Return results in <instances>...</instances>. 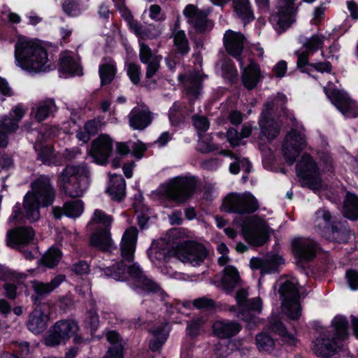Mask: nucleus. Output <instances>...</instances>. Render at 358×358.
I'll return each mask as SVG.
<instances>
[{"label":"nucleus","mask_w":358,"mask_h":358,"mask_svg":"<svg viewBox=\"0 0 358 358\" xmlns=\"http://www.w3.org/2000/svg\"><path fill=\"white\" fill-rule=\"evenodd\" d=\"M138 231L129 227L122 235L120 243V257L112 266L103 268V273L115 280L123 281L130 276L134 289L139 294H155L164 300L166 294L152 280L148 278L137 263H133Z\"/></svg>","instance_id":"nucleus-1"},{"label":"nucleus","mask_w":358,"mask_h":358,"mask_svg":"<svg viewBox=\"0 0 358 358\" xmlns=\"http://www.w3.org/2000/svg\"><path fill=\"white\" fill-rule=\"evenodd\" d=\"M55 197V193L50 179L46 176H40L31 183V189L24 196L23 210L19 203L13 208L12 214L9 217V222L24 217L30 222H36L40 218V208L50 206Z\"/></svg>","instance_id":"nucleus-2"},{"label":"nucleus","mask_w":358,"mask_h":358,"mask_svg":"<svg viewBox=\"0 0 358 358\" xmlns=\"http://www.w3.org/2000/svg\"><path fill=\"white\" fill-rule=\"evenodd\" d=\"M17 66L30 73L45 72L55 69L46 49L37 41L19 38L15 46Z\"/></svg>","instance_id":"nucleus-3"},{"label":"nucleus","mask_w":358,"mask_h":358,"mask_svg":"<svg viewBox=\"0 0 358 358\" xmlns=\"http://www.w3.org/2000/svg\"><path fill=\"white\" fill-rule=\"evenodd\" d=\"M348 337L347 319L341 315L334 318L331 329L322 332L314 341L313 351L321 357L336 353L343 346V342Z\"/></svg>","instance_id":"nucleus-4"},{"label":"nucleus","mask_w":358,"mask_h":358,"mask_svg":"<svg viewBox=\"0 0 358 358\" xmlns=\"http://www.w3.org/2000/svg\"><path fill=\"white\" fill-rule=\"evenodd\" d=\"M196 181L193 177L178 176L161 185L152 193L155 199H170L178 203H184L193 194Z\"/></svg>","instance_id":"nucleus-5"},{"label":"nucleus","mask_w":358,"mask_h":358,"mask_svg":"<svg viewBox=\"0 0 358 358\" xmlns=\"http://www.w3.org/2000/svg\"><path fill=\"white\" fill-rule=\"evenodd\" d=\"M59 184L71 197L81 196L89 185L88 171L85 166H68L61 173Z\"/></svg>","instance_id":"nucleus-6"},{"label":"nucleus","mask_w":358,"mask_h":358,"mask_svg":"<svg viewBox=\"0 0 358 358\" xmlns=\"http://www.w3.org/2000/svg\"><path fill=\"white\" fill-rule=\"evenodd\" d=\"M298 284L296 278H289L282 282L279 289V293L282 301V311L292 320H297L301 315L299 303L301 296Z\"/></svg>","instance_id":"nucleus-7"},{"label":"nucleus","mask_w":358,"mask_h":358,"mask_svg":"<svg viewBox=\"0 0 358 358\" xmlns=\"http://www.w3.org/2000/svg\"><path fill=\"white\" fill-rule=\"evenodd\" d=\"M270 228L266 221L258 216L247 217L242 225V234L250 245L261 246L268 240Z\"/></svg>","instance_id":"nucleus-8"},{"label":"nucleus","mask_w":358,"mask_h":358,"mask_svg":"<svg viewBox=\"0 0 358 358\" xmlns=\"http://www.w3.org/2000/svg\"><path fill=\"white\" fill-rule=\"evenodd\" d=\"M208 255L206 247L197 242L187 241L178 244L175 256L182 263L192 266H199Z\"/></svg>","instance_id":"nucleus-9"},{"label":"nucleus","mask_w":358,"mask_h":358,"mask_svg":"<svg viewBox=\"0 0 358 358\" xmlns=\"http://www.w3.org/2000/svg\"><path fill=\"white\" fill-rule=\"evenodd\" d=\"M222 208L229 213L238 214L252 213L259 208L256 198L250 192L230 193L222 201Z\"/></svg>","instance_id":"nucleus-10"},{"label":"nucleus","mask_w":358,"mask_h":358,"mask_svg":"<svg viewBox=\"0 0 358 358\" xmlns=\"http://www.w3.org/2000/svg\"><path fill=\"white\" fill-rule=\"evenodd\" d=\"M78 324L75 320L71 319L59 320L50 327L45 338V344L50 347L66 344L78 333Z\"/></svg>","instance_id":"nucleus-11"},{"label":"nucleus","mask_w":358,"mask_h":358,"mask_svg":"<svg viewBox=\"0 0 358 358\" xmlns=\"http://www.w3.org/2000/svg\"><path fill=\"white\" fill-rule=\"evenodd\" d=\"M286 102V97L283 94L278 93L276 96L268 100L265 104L264 110L259 119V126L262 134L268 139L275 138L280 132V125L268 116L271 110L280 108L282 109Z\"/></svg>","instance_id":"nucleus-12"},{"label":"nucleus","mask_w":358,"mask_h":358,"mask_svg":"<svg viewBox=\"0 0 358 358\" xmlns=\"http://www.w3.org/2000/svg\"><path fill=\"white\" fill-rule=\"evenodd\" d=\"M296 173L302 185L313 191H318L322 188V182L318 169L308 155H303L297 163Z\"/></svg>","instance_id":"nucleus-13"},{"label":"nucleus","mask_w":358,"mask_h":358,"mask_svg":"<svg viewBox=\"0 0 358 358\" xmlns=\"http://www.w3.org/2000/svg\"><path fill=\"white\" fill-rule=\"evenodd\" d=\"M324 91L331 102L345 117L349 118L358 117V106L346 92L336 89L330 82L327 86L324 87Z\"/></svg>","instance_id":"nucleus-14"},{"label":"nucleus","mask_w":358,"mask_h":358,"mask_svg":"<svg viewBox=\"0 0 358 358\" xmlns=\"http://www.w3.org/2000/svg\"><path fill=\"white\" fill-rule=\"evenodd\" d=\"M22 104H17L10 110L9 115L0 116V148L8 145L9 134L15 132L19 128V122L26 113Z\"/></svg>","instance_id":"nucleus-15"},{"label":"nucleus","mask_w":358,"mask_h":358,"mask_svg":"<svg viewBox=\"0 0 358 358\" xmlns=\"http://www.w3.org/2000/svg\"><path fill=\"white\" fill-rule=\"evenodd\" d=\"M306 146V135L302 128L292 129L287 134L282 144V154L287 162L292 165L299 152Z\"/></svg>","instance_id":"nucleus-16"},{"label":"nucleus","mask_w":358,"mask_h":358,"mask_svg":"<svg viewBox=\"0 0 358 358\" xmlns=\"http://www.w3.org/2000/svg\"><path fill=\"white\" fill-rule=\"evenodd\" d=\"M294 0H279L278 11L271 15L270 21L275 30L280 34L294 22Z\"/></svg>","instance_id":"nucleus-17"},{"label":"nucleus","mask_w":358,"mask_h":358,"mask_svg":"<svg viewBox=\"0 0 358 358\" xmlns=\"http://www.w3.org/2000/svg\"><path fill=\"white\" fill-rule=\"evenodd\" d=\"M248 292L245 289H240L237 292L236 299L241 313L238 317L245 321L252 320L256 314H259L262 310V300L259 298H253L250 300H246Z\"/></svg>","instance_id":"nucleus-18"},{"label":"nucleus","mask_w":358,"mask_h":358,"mask_svg":"<svg viewBox=\"0 0 358 358\" xmlns=\"http://www.w3.org/2000/svg\"><path fill=\"white\" fill-rule=\"evenodd\" d=\"M113 150V141L106 134L100 135L93 141L90 155L94 162L103 164L107 161Z\"/></svg>","instance_id":"nucleus-19"},{"label":"nucleus","mask_w":358,"mask_h":358,"mask_svg":"<svg viewBox=\"0 0 358 358\" xmlns=\"http://www.w3.org/2000/svg\"><path fill=\"white\" fill-rule=\"evenodd\" d=\"M175 256V249L171 250L163 241L154 242L148 250V257L157 267L162 268Z\"/></svg>","instance_id":"nucleus-20"},{"label":"nucleus","mask_w":358,"mask_h":358,"mask_svg":"<svg viewBox=\"0 0 358 358\" xmlns=\"http://www.w3.org/2000/svg\"><path fill=\"white\" fill-rule=\"evenodd\" d=\"M139 57L142 63L147 64L146 68V83L148 85H150V79L159 70L160 62L162 59L160 55H154L152 53L150 47L145 44L142 40H139Z\"/></svg>","instance_id":"nucleus-21"},{"label":"nucleus","mask_w":358,"mask_h":358,"mask_svg":"<svg viewBox=\"0 0 358 358\" xmlns=\"http://www.w3.org/2000/svg\"><path fill=\"white\" fill-rule=\"evenodd\" d=\"M183 13L187 22L197 31H205L213 27V23L207 19V13L202 10H199L197 8L192 5H187L183 10Z\"/></svg>","instance_id":"nucleus-22"},{"label":"nucleus","mask_w":358,"mask_h":358,"mask_svg":"<svg viewBox=\"0 0 358 358\" xmlns=\"http://www.w3.org/2000/svg\"><path fill=\"white\" fill-rule=\"evenodd\" d=\"M35 233L31 227H22L7 233L6 241L8 246L21 249L24 245L34 241Z\"/></svg>","instance_id":"nucleus-23"},{"label":"nucleus","mask_w":358,"mask_h":358,"mask_svg":"<svg viewBox=\"0 0 358 358\" xmlns=\"http://www.w3.org/2000/svg\"><path fill=\"white\" fill-rule=\"evenodd\" d=\"M284 264V259L278 255H268L264 258L252 257L250 262V268L260 270L262 273L278 271L279 266Z\"/></svg>","instance_id":"nucleus-24"},{"label":"nucleus","mask_w":358,"mask_h":358,"mask_svg":"<svg viewBox=\"0 0 358 358\" xmlns=\"http://www.w3.org/2000/svg\"><path fill=\"white\" fill-rule=\"evenodd\" d=\"M292 247L295 255L299 259L308 262L314 258L317 245L311 239L296 238L292 241Z\"/></svg>","instance_id":"nucleus-25"},{"label":"nucleus","mask_w":358,"mask_h":358,"mask_svg":"<svg viewBox=\"0 0 358 358\" xmlns=\"http://www.w3.org/2000/svg\"><path fill=\"white\" fill-rule=\"evenodd\" d=\"M59 69L68 75H82V69L78 56L71 51L61 53L59 59Z\"/></svg>","instance_id":"nucleus-26"},{"label":"nucleus","mask_w":358,"mask_h":358,"mask_svg":"<svg viewBox=\"0 0 358 358\" xmlns=\"http://www.w3.org/2000/svg\"><path fill=\"white\" fill-rule=\"evenodd\" d=\"M224 41L228 53L236 57L243 50L245 37L241 33L228 30L224 34Z\"/></svg>","instance_id":"nucleus-27"},{"label":"nucleus","mask_w":358,"mask_h":358,"mask_svg":"<svg viewBox=\"0 0 358 358\" xmlns=\"http://www.w3.org/2000/svg\"><path fill=\"white\" fill-rule=\"evenodd\" d=\"M129 121L134 129H143L151 122L150 113L144 106L135 107L129 115Z\"/></svg>","instance_id":"nucleus-28"},{"label":"nucleus","mask_w":358,"mask_h":358,"mask_svg":"<svg viewBox=\"0 0 358 358\" xmlns=\"http://www.w3.org/2000/svg\"><path fill=\"white\" fill-rule=\"evenodd\" d=\"M212 328L215 336L220 338H227L237 334L241 327L236 322L217 320L213 322Z\"/></svg>","instance_id":"nucleus-29"},{"label":"nucleus","mask_w":358,"mask_h":358,"mask_svg":"<svg viewBox=\"0 0 358 358\" xmlns=\"http://www.w3.org/2000/svg\"><path fill=\"white\" fill-rule=\"evenodd\" d=\"M90 245L103 251L117 250L113 245L108 229L96 230L90 237Z\"/></svg>","instance_id":"nucleus-30"},{"label":"nucleus","mask_w":358,"mask_h":358,"mask_svg":"<svg viewBox=\"0 0 358 358\" xmlns=\"http://www.w3.org/2000/svg\"><path fill=\"white\" fill-rule=\"evenodd\" d=\"M84 204L81 200H73L66 202L63 208L54 207L52 214L57 219H59L62 215L69 217H78L83 212Z\"/></svg>","instance_id":"nucleus-31"},{"label":"nucleus","mask_w":358,"mask_h":358,"mask_svg":"<svg viewBox=\"0 0 358 358\" xmlns=\"http://www.w3.org/2000/svg\"><path fill=\"white\" fill-rule=\"evenodd\" d=\"M49 320L41 307H36L29 315L27 322L28 329L35 334L43 332L46 327Z\"/></svg>","instance_id":"nucleus-32"},{"label":"nucleus","mask_w":358,"mask_h":358,"mask_svg":"<svg viewBox=\"0 0 358 358\" xmlns=\"http://www.w3.org/2000/svg\"><path fill=\"white\" fill-rule=\"evenodd\" d=\"M65 279V275L60 274L47 283L38 280L31 281V287L37 296L43 297L57 288Z\"/></svg>","instance_id":"nucleus-33"},{"label":"nucleus","mask_w":358,"mask_h":358,"mask_svg":"<svg viewBox=\"0 0 358 358\" xmlns=\"http://www.w3.org/2000/svg\"><path fill=\"white\" fill-rule=\"evenodd\" d=\"M57 111V106L53 99H45L38 102L31 109V115L37 121L41 122Z\"/></svg>","instance_id":"nucleus-34"},{"label":"nucleus","mask_w":358,"mask_h":358,"mask_svg":"<svg viewBox=\"0 0 358 358\" xmlns=\"http://www.w3.org/2000/svg\"><path fill=\"white\" fill-rule=\"evenodd\" d=\"M26 278V275L22 273H18L12 271L10 273V278L3 285L5 296L10 299H14L17 296V289L20 288L23 282Z\"/></svg>","instance_id":"nucleus-35"},{"label":"nucleus","mask_w":358,"mask_h":358,"mask_svg":"<svg viewBox=\"0 0 358 358\" xmlns=\"http://www.w3.org/2000/svg\"><path fill=\"white\" fill-rule=\"evenodd\" d=\"M260 73L259 66L251 61L243 70L242 81L244 86L250 90L255 87L260 80Z\"/></svg>","instance_id":"nucleus-36"},{"label":"nucleus","mask_w":358,"mask_h":358,"mask_svg":"<svg viewBox=\"0 0 358 358\" xmlns=\"http://www.w3.org/2000/svg\"><path fill=\"white\" fill-rule=\"evenodd\" d=\"M178 78L183 81L189 96L196 98L200 94L202 76L199 73L194 72L188 76L180 75Z\"/></svg>","instance_id":"nucleus-37"},{"label":"nucleus","mask_w":358,"mask_h":358,"mask_svg":"<svg viewBox=\"0 0 358 358\" xmlns=\"http://www.w3.org/2000/svg\"><path fill=\"white\" fill-rule=\"evenodd\" d=\"M233 8L236 15L244 24L254 20V13L250 0H233Z\"/></svg>","instance_id":"nucleus-38"},{"label":"nucleus","mask_w":358,"mask_h":358,"mask_svg":"<svg viewBox=\"0 0 358 358\" xmlns=\"http://www.w3.org/2000/svg\"><path fill=\"white\" fill-rule=\"evenodd\" d=\"M126 183L124 178L120 175L110 176V185L107 188V192L113 199L121 200L125 194Z\"/></svg>","instance_id":"nucleus-39"},{"label":"nucleus","mask_w":358,"mask_h":358,"mask_svg":"<svg viewBox=\"0 0 358 358\" xmlns=\"http://www.w3.org/2000/svg\"><path fill=\"white\" fill-rule=\"evenodd\" d=\"M169 332L168 324L164 323L152 329L153 338L150 342V348L152 351L158 350L166 341Z\"/></svg>","instance_id":"nucleus-40"},{"label":"nucleus","mask_w":358,"mask_h":358,"mask_svg":"<svg viewBox=\"0 0 358 358\" xmlns=\"http://www.w3.org/2000/svg\"><path fill=\"white\" fill-rule=\"evenodd\" d=\"M224 274L222 278V286L227 292H231L240 282V277L238 270L232 266H227L224 268Z\"/></svg>","instance_id":"nucleus-41"},{"label":"nucleus","mask_w":358,"mask_h":358,"mask_svg":"<svg viewBox=\"0 0 358 358\" xmlns=\"http://www.w3.org/2000/svg\"><path fill=\"white\" fill-rule=\"evenodd\" d=\"M252 126L250 124H245L242 127L241 132L238 133L234 129H229L227 133V138L232 148L244 145L245 143L243 138H248L252 132Z\"/></svg>","instance_id":"nucleus-42"},{"label":"nucleus","mask_w":358,"mask_h":358,"mask_svg":"<svg viewBox=\"0 0 358 358\" xmlns=\"http://www.w3.org/2000/svg\"><path fill=\"white\" fill-rule=\"evenodd\" d=\"M116 64L111 59H105L99 65V73L102 85L109 84L116 74Z\"/></svg>","instance_id":"nucleus-43"},{"label":"nucleus","mask_w":358,"mask_h":358,"mask_svg":"<svg viewBox=\"0 0 358 358\" xmlns=\"http://www.w3.org/2000/svg\"><path fill=\"white\" fill-rule=\"evenodd\" d=\"M331 224V215L327 210L320 209L315 213L314 224L322 235L325 231L329 230L330 228L333 234L336 232Z\"/></svg>","instance_id":"nucleus-44"},{"label":"nucleus","mask_w":358,"mask_h":358,"mask_svg":"<svg viewBox=\"0 0 358 358\" xmlns=\"http://www.w3.org/2000/svg\"><path fill=\"white\" fill-rule=\"evenodd\" d=\"M310 52L306 50L302 51H298L296 52L298 59H297V66L299 68L302 69L306 65H309L313 67L315 70L320 72H330L331 70V66L329 62H320L309 64L308 63V57Z\"/></svg>","instance_id":"nucleus-45"},{"label":"nucleus","mask_w":358,"mask_h":358,"mask_svg":"<svg viewBox=\"0 0 358 358\" xmlns=\"http://www.w3.org/2000/svg\"><path fill=\"white\" fill-rule=\"evenodd\" d=\"M324 39V36L317 33L310 37L301 36L299 38V41L307 51L313 52L322 48Z\"/></svg>","instance_id":"nucleus-46"},{"label":"nucleus","mask_w":358,"mask_h":358,"mask_svg":"<svg viewBox=\"0 0 358 358\" xmlns=\"http://www.w3.org/2000/svg\"><path fill=\"white\" fill-rule=\"evenodd\" d=\"M343 215L351 220L358 219V197L353 194H347L343 207Z\"/></svg>","instance_id":"nucleus-47"},{"label":"nucleus","mask_w":358,"mask_h":358,"mask_svg":"<svg viewBox=\"0 0 358 358\" xmlns=\"http://www.w3.org/2000/svg\"><path fill=\"white\" fill-rule=\"evenodd\" d=\"M112 222L113 219L110 215H106L101 210H96L89 225L92 229H96V230L102 229L110 230Z\"/></svg>","instance_id":"nucleus-48"},{"label":"nucleus","mask_w":358,"mask_h":358,"mask_svg":"<svg viewBox=\"0 0 358 358\" xmlns=\"http://www.w3.org/2000/svg\"><path fill=\"white\" fill-rule=\"evenodd\" d=\"M269 323L271 329L278 334L285 343L289 345H294L295 343L296 338L294 334L287 332L282 323L277 318L272 317Z\"/></svg>","instance_id":"nucleus-49"},{"label":"nucleus","mask_w":358,"mask_h":358,"mask_svg":"<svg viewBox=\"0 0 358 358\" xmlns=\"http://www.w3.org/2000/svg\"><path fill=\"white\" fill-rule=\"evenodd\" d=\"M62 252L58 248H51L43 256V264L49 268H53L61 260Z\"/></svg>","instance_id":"nucleus-50"},{"label":"nucleus","mask_w":358,"mask_h":358,"mask_svg":"<svg viewBox=\"0 0 358 358\" xmlns=\"http://www.w3.org/2000/svg\"><path fill=\"white\" fill-rule=\"evenodd\" d=\"M143 196L141 194L135 196V201L134 202V208L137 213V219L138 225L141 229H144L148 221V215L144 212L140 213V210H143L144 206L142 203Z\"/></svg>","instance_id":"nucleus-51"},{"label":"nucleus","mask_w":358,"mask_h":358,"mask_svg":"<svg viewBox=\"0 0 358 358\" xmlns=\"http://www.w3.org/2000/svg\"><path fill=\"white\" fill-rule=\"evenodd\" d=\"M173 41L178 52L182 55L189 52V43L183 31L179 30L174 33Z\"/></svg>","instance_id":"nucleus-52"},{"label":"nucleus","mask_w":358,"mask_h":358,"mask_svg":"<svg viewBox=\"0 0 358 358\" xmlns=\"http://www.w3.org/2000/svg\"><path fill=\"white\" fill-rule=\"evenodd\" d=\"M62 6L64 12L70 16H78L86 9L76 0H64Z\"/></svg>","instance_id":"nucleus-53"},{"label":"nucleus","mask_w":358,"mask_h":358,"mask_svg":"<svg viewBox=\"0 0 358 358\" xmlns=\"http://www.w3.org/2000/svg\"><path fill=\"white\" fill-rule=\"evenodd\" d=\"M257 345L260 351L271 352L274 345V341L268 335L259 334L256 337Z\"/></svg>","instance_id":"nucleus-54"},{"label":"nucleus","mask_w":358,"mask_h":358,"mask_svg":"<svg viewBox=\"0 0 358 358\" xmlns=\"http://www.w3.org/2000/svg\"><path fill=\"white\" fill-rule=\"evenodd\" d=\"M125 69L131 82L134 85L138 84L141 78V66L136 63L129 62L126 64Z\"/></svg>","instance_id":"nucleus-55"},{"label":"nucleus","mask_w":358,"mask_h":358,"mask_svg":"<svg viewBox=\"0 0 358 358\" xmlns=\"http://www.w3.org/2000/svg\"><path fill=\"white\" fill-rule=\"evenodd\" d=\"M38 150V155L44 164H50L54 163L55 153L50 147L38 148V145L35 146Z\"/></svg>","instance_id":"nucleus-56"},{"label":"nucleus","mask_w":358,"mask_h":358,"mask_svg":"<svg viewBox=\"0 0 358 358\" xmlns=\"http://www.w3.org/2000/svg\"><path fill=\"white\" fill-rule=\"evenodd\" d=\"M222 154L230 157L231 159L234 158L235 160L238 161L240 169H242L246 173H249L250 171L251 164L247 158L236 157L229 150H224L222 152Z\"/></svg>","instance_id":"nucleus-57"},{"label":"nucleus","mask_w":358,"mask_h":358,"mask_svg":"<svg viewBox=\"0 0 358 358\" xmlns=\"http://www.w3.org/2000/svg\"><path fill=\"white\" fill-rule=\"evenodd\" d=\"M345 278L349 288L352 291L358 290V271L356 270H348L345 273Z\"/></svg>","instance_id":"nucleus-58"},{"label":"nucleus","mask_w":358,"mask_h":358,"mask_svg":"<svg viewBox=\"0 0 358 358\" xmlns=\"http://www.w3.org/2000/svg\"><path fill=\"white\" fill-rule=\"evenodd\" d=\"M193 305L199 309H210L215 306V302L208 296L196 299L192 302Z\"/></svg>","instance_id":"nucleus-59"},{"label":"nucleus","mask_w":358,"mask_h":358,"mask_svg":"<svg viewBox=\"0 0 358 358\" xmlns=\"http://www.w3.org/2000/svg\"><path fill=\"white\" fill-rule=\"evenodd\" d=\"M193 123L194 126L199 131H206L208 129L210 126L209 121L205 116L194 115L193 117Z\"/></svg>","instance_id":"nucleus-60"},{"label":"nucleus","mask_w":358,"mask_h":358,"mask_svg":"<svg viewBox=\"0 0 358 358\" xmlns=\"http://www.w3.org/2000/svg\"><path fill=\"white\" fill-rule=\"evenodd\" d=\"M123 346L122 343L115 344L108 350L103 358H122Z\"/></svg>","instance_id":"nucleus-61"},{"label":"nucleus","mask_w":358,"mask_h":358,"mask_svg":"<svg viewBox=\"0 0 358 358\" xmlns=\"http://www.w3.org/2000/svg\"><path fill=\"white\" fill-rule=\"evenodd\" d=\"M127 24L130 30L139 38V40L144 39V36L145 35V30L136 20L132 19L127 22Z\"/></svg>","instance_id":"nucleus-62"},{"label":"nucleus","mask_w":358,"mask_h":358,"mask_svg":"<svg viewBox=\"0 0 358 358\" xmlns=\"http://www.w3.org/2000/svg\"><path fill=\"white\" fill-rule=\"evenodd\" d=\"M131 146L133 155L138 159H141L143 152L147 150L145 145L139 141H131Z\"/></svg>","instance_id":"nucleus-63"},{"label":"nucleus","mask_w":358,"mask_h":358,"mask_svg":"<svg viewBox=\"0 0 358 358\" xmlns=\"http://www.w3.org/2000/svg\"><path fill=\"white\" fill-rule=\"evenodd\" d=\"M150 17L155 21H162L165 19L164 14L162 12L161 8L158 5H151L149 9Z\"/></svg>","instance_id":"nucleus-64"}]
</instances>
